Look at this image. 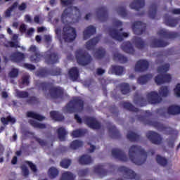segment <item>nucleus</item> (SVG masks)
I'll use <instances>...</instances> for the list:
<instances>
[{
	"mask_svg": "<svg viewBox=\"0 0 180 180\" xmlns=\"http://www.w3.org/2000/svg\"><path fill=\"white\" fill-rule=\"evenodd\" d=\"M30 51H32L33 54L30 56V60L32 63H39L41 61V58H44L45 62L48 65H53V64H57L60 62V57L58 56V53L56 52H51L48 51L42 55L36 46L32 45L30 47Z\"/></svg>",
	"mask_w": 180,
	"mask_h": 180,
	"instance_id": "f257e3e1",
	"label": "nucleus"
},
{
	"mask_svg": "<svg viewBox=\"0 0 180 180\" xmlns=\"http://www.w3.org/2000/svg\"><path fill=\"white\" fill-rule=\"evenodd\" d=\"M38 88L41 89L43 92H47V90L49 89L51 99L64 101V98H65V91H64V89L60 86H54L51 82H40L38 84Z\"/></svg>",
	"mask_w": 180,
	"mask_h": 180,
	"instance_id": "f03ea898",
	"label": "nucleus"
},
{
	"mask_svg": "<svg viewBox=\"0 0 180 180\" xmlns=\"http://www.w3.org/2000/svg\"><path fill=\"white\" fill-rule=\"evenodd\" d=\"M129 160L136 165H143L147 161V152L138 145H133L129 149Z\"/></svg>",
	"mask_w": 180,
	"mask_h": 180,
	"instance_id": "7ed1b4c3",
	"label": "nucleus"
},
{
	"mask_svg": "<svg viewBox=\"0 0 180 180\" xmlns=\"http://www.w3.org/2000/svg\"><path fill=\"white\" fill-rule=\"evenodd\" d=\"M153 116V113L147 110L145 112V115H139L137 117V120L139 122H142L144 124H148L149 126H153L155 129H157L159 131H169V134H172L174 133V130L172 129L169 127H166L163 124L158 122L157 121L153 122L149 120H147Z\"/></svg>",
	"mask_w": 180,
	"mask_h": 180,
	"instance_id": "20e7f679",
	"label": "nucleus"
},
{
	"mask_svg": "<svg viewBox=\"0 0 180 180\" xmlns=\"http://www.w3.org/2000/svg\"><path fill=\"white\" fill-rule=\"evenodd\" d=\"M84 102L79 96H75L70 100L64 109L66 113H81L84 110Z\"/></svg>",
	"mask_w": 180,
	"mask_h": 180,
	"instance_id": "39448f33",
	"label": "nucleus"
},
{
	"mask_svg": "<svg viewBox=\"0 0 180 180\" xmlns=\"http://www.w3.org/2000/svg\"><path fill=\"white\" fill-rule=\"evenodd\" d=\"M169 71V63H166L158 68V72L160 74L155 77V82L157 85H162L167 82H171V75L165 74Z\"/></svg>",
	"mask_w": 180,
	"mask_h": 180,
	"instance_id": "423d86ee",
	"label": "nucleus"
},
{
	"mask_svg": "<svg viewBox=\"0 0 180 180\" xmlns=\"http://www.w3.org/2000/svg\"><path fill=\"white\" fill-rule=\"evenodd\" d=\"M75 57L79 65H88L92 61L91 55L88 52H84L82 49H78L75 51Z\"/></svg>",
	"mask_w": 180,
	"mask_h": 180,
	"instance_id": "0eeeda50",
	"label": "nucleus"
},
{
	"mask_svg": "<svg viewBox=\"0 0 180 180\" xmlns=\"http://www.w3.org/2000/svg\"><path fill=\"white\" fill-rule=\"evenodd\" d=\"M62 39H63L66 43L74 41L75 39H77V31L75 28L70 25L65 26L63 29Z\"/></svg>",
	"mask_w": 180,
	"mask_h": 180,
	"instance_id": "6e6552de",
	"label": "nucleus"
},
{
	"mask_svg": "<svg viewBox=\"0 0 180 180\" xmlns=\"http://www.w3.org/2000/svg\"><path fill=\"white\" fill-rule=\"evenodd\" d=\"M123 32V28H120L119 30L116 28H109L108 32L114 40H117V41H123V37H129V34L127 32Z\"/></svg>",
	"mask_w": 180,
	"mask_h": 180,
	"instance_id": "1a4fd4ad",
	"label": "nucleus"
},
{
	"mask_svg": "<svg viewBox=\"0 0 180 180\" xmlns=\"http://www.w3.org/2000/svg\"><path fill=\"white\" fill-rule=\"evenodd\" d=\"M74 13L76 16H81V11H79V8H78L77 6H70L68 7V8H65L61 15L62 23H64L65 19H67L68 16L71 17V14Z\"/></svg>",
	"mask_w": 180,
	"mask_h": 180,
	"instance_id": "9d476101",
	"label": "nucleus"
},
{
	"mask_svg": "<svg viewBox=\"0 0 180 180\" xmlns=\"http://www.w3.org/2000/svg\"><path fill=\"white\" fill-rule=\"evenodd\" d=\"M146 137L152 144L160 146L162 143V136L154 131H148L146 133Z\"/></svg>",
	"mask_w": 180,
	"mask_h": 180,
	"instance_id": "9b49d317",
	"label": "nucleus"
},
{
	"mask_svg": "<svg viewBox=\"0 0 180 180\" xmlns=\"http://www.w3.org/2000/svg\"><path fill=\"white\" fill-rule=\"evenodd\" d=\"M96 13L97 19H98L100 22H106L108 19H109V13L108 11V8L105 6L96 8Z\"/></svg>",
	"mask_w": 180,
	"mask_h": 180,
	"instance_id": "f8f14e48",
	"label": "nucleus"
},
{
	"mask_svg": "<svg viewBox=\"0 0 180 180\" xmlns=\"http://www.w3.org/2000/svg\"><path fill=\"white\" fill-rule=\"evenodd\" d=\"M146 30L147 25L141 21H136L132 25V30L134 34H137L138 36L143 34V33H146Z\"/></svg>",
	"mask_w": 180,
	"mask_h": 180,
	"instance_id": "ddd939ff",
	"label": "nucleus"
},
{
	"mask_svg": "<svg viewBox=\"0 0 180 180\" xmlns=\"http://www.w3.org/2000/svg\"><path fill=\"white\" fill-rule=\"evenodd\" d=\"M119 172H122L125 176L127 179H139V175L134 171L124 167L120 166L118 167Z\"/></svg>",
	"mask_w": 180,
	"mask_h": 180,
	"instance_id": "4468645a",
	"label": "nucleus"
},
{
	"mask_svg": "<svg viewBox=\"0 0 180 180\" xmlns=\"http://www.w3.org/2000/svg\"><path fill=\"white\" fill-rule=\"evenodd\" d=\"M84 121L90 129H93L94 130H100L101 127H102L100 122L94 117H86Z\"/></svg>",
	"mask_w": 180,
	"mask_h": 180,
	"instance_id": "2eb2a0df",
	"label": "nucleus"
},
{
	"mask_svg": "<svg viewBox=\"0 0 180 180\" xmlns=\"http://www.w3.org/2000/svg\"><path fill=\"white\" fill-rule=\"evenodd\" d=\"M146 98L148 102L151 105H156V103H160L161 101H162V98L158 95L157 91H150V93H148Z\"/></svg>",
	"mask_w": 180,
	"mask_h": 180,
	"instance_id": "dca6fc26",
	"label": "nucleus"
},
{
	"mask_svg": "<svg viewBox=\"0 0 180 180\" xmlns=\"http://www.w3.org/2000/svg\"><path fill=\"white\" fill-rule=\"evenodd\" d=\"M150 67V63L144 59L139 60L136 62L135 65V71L136 72H144L147 71Z\"/></svg>",
	"mask_w": 180,
	"mask_h": 180,
	"instance_id": "f3484780",
	"label": "nucleus"
},
{
	"mask_svg": "<svg viewBox=\"0 0 180 180\" xmlns=\"http://www.w3.org/2000/svg\"><path fill=\"white\" fill-rule=\"evenodd\" d=\"M112 155L116 160H119L120 161H123L124 162H127L129 160L124 152L120 149L114 148L112 150Z\"/></svg>",
	"mask_w": 180,
	"mask_h": 180,
	"instance_id": "a211bd4d",
	"label": "nucleus"
},
{
	"mask_svg": "<svg viewBox=\"0 0 180 180\" xmlns=\"http://www.w3.org/2000/svg\"><path fill=\"white\" fill-rule=\"evenodd\" d=\"M129 6L131 9H135L136 12H139L140 9H143L146 6V1L144 0H134L130 4Z\"/></svg>",
	"mask_w": 180,
	"mask_h": 180,
	"instance_id": "6ab92c4d",
	"label": "nucleus"
},
{
	"mask_svg": "<svg viewBox=\"0 0 180 180\" xmlns=\"http://www.w3.org/2000/svg\"><path fill=\"white\" fill-rule=\"evenodd\" d=\"M25 53L22 52H13L11 56H10V59L13 63H22V61L25 60Z\"/></svg>",
	"mask_w": 180,
	"mask_h": 180,
	"instance_id": "aec40b11",
	"label": "nucleus"
},
{
	"mask_svg": "<svg viewBox=\"0 0 180 180\" xmlns=\"http://www.w3.org/2000/svg\"><path fill=\"white\" fill-rule=\"evenodd\" d=\"M96 33V28L94 25L87 27L83 32L84 40H88L91 36H94Z\"/></svg>",
	"mask_w": 180,
	"mask_h": 180,
	"instance_id": "412c9836",
	"label": "nucleus"
},
{
	"mask_svg": "<svg viewBox=\"0 0 180 180\" xmlns=\"http://www.w3.org/2000/svg\"><path fill=\"white\" fill-rule=\"evenodd\" d=\"M78 162L80 165H89L94 162L92 157L87 154L82 155L78 159Z\"/></svg>",
	"mask_w": 180,
	"mask_h": 180,
	"instance_id": "4be33fe9",
	"label": "nucleus"
},
{
	"mask_svg": "<svg viewBox=\"0 0 180 180\" xmlns=\"http://www.w3.org/2000/svg\"><path fill=\"white\" fill-rule=\"evenodd\" d=\"M121 49L124 53H127L128 54H134L136 51L130 41L123 42L121 45Z\"/></svg>",
	"mask_w": 180,
	"mask_h": 180,
	"instance_id": "5701e85b",
	"label": "nucleus"
},
{
	"mask_svg": "<svg viewBox=\"0 0 180 180\" xmlns=\"http://www.w3.org/2000/svg\"><path fill=\"white\" fill-rule=\"evenodd\" d=\"M168 44H169V43L162 39H154L150 43V47H152V49H157L158 47H167Z\"/></svg>",
	"mask_w": 180,
	"mask_h": 180,
	"instance_id": "b1692460",
	"label": "nucleus"
},
{
	"mask_svg": "<svg viewBox=\"0 0 180 180\" xmlns=\"http://www.w3.org/2000/svg\"><path fill=\"white\" fill-rule=\"evenodd\" d=\"M108 133L111 139H120L122 137L120 131H119V129L115 125H111L108 127Z\"/></svg>",
	"mask_w": 180,
	"mask_h": 180,
	"instance_id": "393cba45",
	"label": "nucleus"
},
{
	"mask_svg": "<svg viewBox=\"0 0 180 180\" xmlns=\"http://www.w3.org/2000/svg\"><path fill=\"white\" fill-rule=\"evenodd\" d=\"M158 34L165 39H176V37L178 36L177 32H169L164 30H160Z\"/></svg>",
	"mask_w": 180,
	"mask_h": 180,
	"instance_id": "a878e982",
	"label": "nucleus"
},
{
	"mask_svg": "<svg viewBox=\"0 0 180 180\" xmlns=\"http://www.w3.org/2000/svg\"><path fill=\"white\" fill-rule=\"evenodd\" d=\"M100 40L101 38L99 37H96L91 39H89L86 43V49H87V50H94V49H95V46L99 43Z\"/></svg>",
	"mask_w": 180,
	"mask_h": 180,
	"instance_id": "bb28decb",
	"label": "nucleus"
},
{
	"mask_svg": "<svg viewBox=\"0 0 180 180\" xmlns=\"http://www.w3.org/2000/svg\"><path fill=\"white\" fill-rule=\"evenodd\" d=\"M69 77L72 81H77L79 78V70L78 68H71L68 71Z\"/></svg>",
	"mask_w": 180,
	"mask_h": 180,
	"instance_id": "cd10ccee",
	"label": "nucleus"
},
{
	"mask_svg": "<svg viewBox=\"0 0 180 180\" xmlns=\"http://www.w3.org/2000/svg\"><path fill=\"white\" fill-rule=\"evenodd\" d=\"M124 71V68L117 65H112L108 71V74H115V75H122Z\"/></svg>",
	"mask_w": 180,
	"mask_h": 180,
	"instance_id": "c85d7f7f",
	"label": "nucleus"
},
{
	"mask_svg": "<svg viewBox=\"0 0 180 180\" xmlns=\"http://www.w3.org/2000/svg\"><path fill=\"white\" fill-rule=\"evenodd\" d=\"M132 41L135 44L136 48L139 50H143L146 47V42L139 37H134Z\"/></svg>",
	"mask_w": 180,
	"mask_h": 180,
	"instance_id": "c756f323",
	"label": "nucleus"
},
{
	"mask_svg": "<svg viewBox=\"0 0 180 180\" xmlns=\"http://www.w3.org/2000/svg\"><path fill=\"white\" fill-rule=\"evenodd\" d=\"M30 84V75H23L20 82H19V86L20 88H25V86H29Z\"/></svg>",
	"mask_w": 180,
	"mask_h": 180,
	"instance_id": "7c9ffc66",
	"label": "nucleus"
},
{
	"mask_svg": "<svg viewBox=\"0 0 180 180\" xmlns=\"http://www.w3.org/2000/svg\"><path fill=\"white\" fill-rule=\"evenodd\" d=\"M0 120L4 126H8L9 123H11V124H15V123H16V119L11 115L7 116L6 117H2L0 118Z\"/></svg>",
	"mask_w": 180,
	"mask_h": 180,
	"instance_id": "2f4dec72",
	"label": "nucleus"
},
{
	"mask_svg": "<svg viewBox=\"0 0 180 180\" xmlns=\"http://www.w3.org/2000/svg\"><path fill=\"white\" fill-rule=\"evenodd\" d=\"M168 115H172L173 116H176V115H179L180 113V106L172 105L167 108Z\"/></svg>",
	"mask_w": 180,
	"mask_h": 180,
	"instance_id": "473e14b6",
	"label": "nucleus"
},
{
	"mask_svg": "<svg viewBox=\"0 0 180 180\" xmlns=\"http://www.w3.org/2000/svg\"><path fill=\"white\" fill-rule=\"evenodd\" d=\"M105 56H106V50L102 47L97 49L94 53L96 60H102V58H105Z\"/></svg>",
	"mask_w": 180,
	"mask_h": 180,
	"instance_id": "72a5a7b5",
	"label": "nucleus"
},
{
	"mask_svg": "<svg viewBox=\"0 0 180 180\" xmlns=\"http://www.w3.org/2000/svg\"><path fill=\"white\" fill-rule=\"evenodd\" d=\"M37 77L39 78H46V77H49L50 75V70L47 68H42L36 72Z\"/></svg>",
	"mask_w": 180,
	"mask_h": 180,
	"instance_id": "f704fd0d",
	"label": "nucleus"
},
{
	"mask_svg": "<svg viewBox=\"0 0 180 180\" xmlns=\"http://www.w3.org/2000/svg\"><path fill=\"white\" fill-rule=\"evenodd\" d=\"M94 172L98 174L100 176H106L108 175V171L103 169V165H98L94 167Z\"/></svg>",
	"mask_w": 180,
	"mask_h": 180,
	"instance_id": "c9c22d12",
	"label": "nucleus"
},
{
	"mask_svg": "<svg viewBox=\"0 0 180 180\" xmlns=\"http://www.w3.org/2000/svg\"><path fill=\"white\" fill-rule=\"evenodd\" d=\"M50 116L53 120H56V122H62V120H64V116L58 111H51Z\"/></svg>",
	"mask_w": 180,
	"mask_h": 180,
	"instance_id": "e433bc0d",
	"label": "nucleus"
},
{
	"mask_svg": "<svg viewBox=\"0 0 180 180\" xmlns=\"http://www.w3.org/2000/svg\"><path fill=\"white\" fill-rule=\"evenodd\" d=\"M119 87L122 95L130 94V84L129 83H121Z\"/></svg>",
	"mask_w": 180,
	"mask_h": 180,
	"instance_id": "4c0bfd02",
	"label": "nucleus"
},
{
	"mask_svg": "<svg viewBox=\"0 0 180 180\" xmlns=\"http://www.w3.org/2000/svg\"><path fill=\"white\" fill-rule=\"evenodd\" d=\"M134 102L138 106H146L147 105V101L141 96H135Z\"/></svg>",
	"mask_w": 180,
	"mask_h": 180,
	"instance_id": "58836bf2",
	"label": "nucleus"
},
{
	"mask_svg": "<svg viewBox=\"0 0 180 180\" xmlns=\"http://www.w3.org/2000/svg\"><path fill=\"white\" fill-rule=\"evenodd\" d=\"M27 117H32V119H35L36 120H39V122H42V120H44V119H46L45 117H43V115H40L39 114L32 111H28L27 112Z\"/></svg>",
	"mask_w": 180,
	"mask_h": 180,
	"instance_id": "ea45409f",
	"label": "nucleus"
},
{
	"mask_svg": "<svg viewBox=\"0 0 180 180\" xmlns=\"http://www.w3.org/2000/svg\"><path fill=\"white\" fill-rule=\"evenodd\" d=\"M58 137L60 141H65V136H67V131L65 128L60 127L57 129Z\"/></svg>",
	"mask_w": 180,
	"mask_h": 180,
	"instance_id": "a19ab883",
	"label": "nucleus"
},
{
	"mask_svg": "<svg viewBox=\"0 0 180 180\" xmlns=\"http://www.w3.org/2000/svg\"><path fill=\"white\" fill-rule=\"evenodd\" d=\"M113 60L115 61L117 60L122 64H124V63H127V57L120 54L119 53H115L113 55Z\"/></svg>",
	"mask_w": 180,
	"mask_h": 180,
	"instance_id": "79ce46f5",
	"label": "nucleus"
},
{
	"mask_svg": "<svg viewBox=\"0 0 180 180\" xmlns=\"http://www.w3.org/2000/svg\"><path fill=\"white\" fill-rule=\"evenodd\" d=\"M158 7L157 4H153L150 6V10L148 13V16L150 19H155V16L157 15Z\"/></svg>",
	"mask_w": 180,
	"mask_h": 180,
	"instance_id": "37998d69",
	"label": "nucleus"
},
{
	"mask_svg": "<svg viewBox=\"0 0 180 180\" xmlns=\"http://www.w3.org/2000/svg\"><path fill=\"white\" fill-rule=\"evenodd\" d=\"M127 139H128V140L132 143H136V141H139L140 140V135L135 132L131 131L127 134Z\"/></svg>",
	"mask_w": 180,
	"mask_h": 180,
	"instance_id": "c03bdc74",
	"label": "nucleus"
},
{
	"mask_svg": "<svg viewBox=\"0 0 180 180\" xmlns=\"http://www.w3.org/2000/svg\"><path fill=\"white\" fill-rule=\"evenodd\" d=\"M165 22L167 26H169L170 27H175V26L178 25V20H176V18L168 17L167 18H165Z\"/></svg>",
	"mask_w": 180,
	"mask_h": 180,
	"instance_id": "a18cd8bd",
	"label": "nucleus"
},
{
	"mask_svg": "<svg viewBox=\"0 0 180 180\" xmlns=\"http://www.w3.org/2000/svg\"><path fill=\"white\" fill-rule=\"evenodd\" d=\"M29 123H30V124H31V126H32V127H34V129H46L47 127L46 124L40 123V122H38L33 120H30L29 121Z\"/></svg>",
	"mask_w": 180,
	"mask_h": 180,
	"instance_id": "49530a36",
	"label": "nucleus"
},
{
	"mask_svg": "<svg viewBox=\"0 0 180 180\" xmlns=\"http://www.w3.org/2000/svg\"><path fill=\"white\" fill-rule=\"evenodd\" d=\"M150 78H153V75H145L138 78V82L139 84H141V85H144V84H147V82L150 81Z\"/></svg>",
	"mask_w": 180,
	"mask_h": 180,
	"instance_id": "de8ad7c7",
	"label": "nucleus"
},
{
	"mask_svg": "<svg viewBox=\"0 0 180 180\" xmlns=\"http://www.w3.org/2000/svg\"><path fill=\"white\" fill-rule=\"evenodd\" d=\"M26 103L28 105H39V103H40V98H37L35 96H32L27 97V99L26 100Z\"/></svg>",
	"mask_w": 180,
	"mask_h": 180,
	"instance_id": "09e8293b",
	"label": "nucleus"
},
{
	"mask_svg": "<svg viewBox=\"0 0 180 180\" xmlns=\"http://www.w3.org/2000/svg\"><path fill=\"white\" fill-rule=\"evenodd\" d=\"M122 105L124 109H126L127 110H129V112H139V108L134 107L133 104L129 102L122 103Z\"/></svg>",
	"mask_w": 180,
	"mask_h": 180,
	"instance_id": "8fccbe9b",
	"label": "nucleus"
},
{
	"mask_svg": "<svg viewBox=\"0 0 180 180\" xmlns=\"http://www.w3.org/2000/svg\"><path fill=\"white\" fill-rule=\"evenodd\" d=\"M83 146L84 142H82V141L75 140L70 143V148H72V150H77V148H79Z\"/></svg>",
	"mask_w": 180,
	"mask_h": 180,
	"instance_id": "3c124183",
	"label": "nucleus"
},
{
	"mask_svg": "<svg viewBox=\"0 0 180 180\" xmlns=\"http://www.w3.org/2000/svg\"><path fill=\"white\" fill-rule=\"evenodd\" d=\"M19 5V3L18 1H15L13 5H11L6 11L5 15L7 18H10L12 12L14 9H16L18 8V6Z\"/></svg>",
	"mask_w": 180,
	"mask_h": 180,
	"instance_id": "603ef678",
	"label": "nucleus"
},
{
	"mask_svg": "<svg viewBox=\"0 0 180 180\" xmlns=\"http://www.w3.org/2000/svg\"><path fill=\"white\" fill-rule=\"evenodd\" d=\"M75 179V176L70 172H64L60 180H74Z\"/></svg>",
	"mask_w": 180,
	"mask_h": 180,
	"instance_id": "864d4df0",
	"label": "nucleus"
},
{
	"mask_svg": "<svg viewBox=\"0 0 180 180\" xmlns=\"http://www.w3.org/2000/svg\"><path fill=\"white\" fill-rule=\"evenodd\" d=\"M86 133V131L85 130L76 129L72 131L71 135L75 139L77 137H83V136H85Z\"/></svg>",
	"mask_w": 180,
	"mask_h": 180,
	"instance_id": "5fc2aeb1",
	"label": "nucleus"
},
{
	"mask_svg": "<svg viewBox=\"0 0 180 180\" xmlns=\"http://www.w3.org/2000/svg\"><path fill=\"white\" fill-rule=\"evenodd\" d=\"M48 174H49V177L51 179H53L57 178V176H58L59 172H58V169H56V167H51L49 169Z\"/></svg>",
	"mask_w": 180,
	"mask_h": 180,
	"instance_id": "6e6d98bb",
	"label": "nucleus"
},
{
	"mask_svg": "<svg viewBox=\"0 0 180 180\" xmlns=\"http://www.w3.org/2000/svg\"><path fill=\"white\" fill-rule=\"evenodd\" d=\"M169 94V90L168 89V86H162L159 90V95L160 96H162V98H166V96H168V94Z\"/></svg>",
	"mask_w": 180,
	"mask_h": 180,
	"instance_id": "4d7b16f0",
	"label": "nucleus"
},
{
	"mask_svg": "<svg viewBox=\"0 0 180 180\" xmlns=\"http://www.w3.org/2000/svg\"><path fill=\"white\" fill-rule=\"evenodd\" d=\"M156 161L159 165H162V167H165L167 164H168V160L165 158H162L161 155H158L156 156Z\"/></svg>",
	"mask_w": 180,
	"mask_h": 180,
	"instance_id": "13d9d810",
	"label": "nucleus"
},
{
	"mask_svg": "<svg viewBox=\"0 0 180 180\" xmlns=\"http://www.w3.org/2000/svg\"><path fill=\"white\" fill-rule=\"evenodd\" d=\"M63 74V70L60 68H55L53 69L49 70V75L53 77H57Z\"/></svg>",
	"mask_w": 180,
	"mask_h": 180,
	"instance_id": "bf43d9fd",
	"label": "nucleus"
},
{
	"mask_svg": "<svg viewBox=\"0 0 180 180\" xmlns=\"http://www.w3.org/2000/svg\"><path fill=\"white\" fill-rule=\"evenodd\" d=\"M117 12L118 15L122 18H126V16H127V11H126V7L124 6H119L117 8Z\"/></svg>",
	"mask_w": 180,
	"mask_h": 180,
	"instance_id": "052dcab7",
	"label": "nucleus"
},
{
	"mask_svg": "<svg viewBox=\"0 0 180 180\" xmlns=\"http://www.w3.org/2000/svg\"><path fill=\"white\" fill-rule=\"evenodd\" d=\"M15 94H16L17 98H20L22 99L29 98V92L27 91L17 90Z\"/></svg>",
	"mask_w": 180,
	"mask_h": 180,
	"instance_id": "680f3d73",
	"label": "nucleus"
},
{
	"mask_svg": "<svg viewBox=\"0 0 180 180\" xmlns=\"http://www.w3.org/2000/svg\"><path fill=\"white\" fill-rule=\"evenodd\" d=\"M8 75L10 78H17L19 75V69L15 68H12Z\"/></svg>",
	"mask_w": 180,
	"mask_h": 180,
	"instance_id": "e2e57ef3",
	"label": "nucleus"
},
{
	"mask_svg": "<svg viewBox=\"0 0 180 180\" xmlns=\"http://www.w3.org/2000/svg\"><path fill=\"white\" fill-rule=\"evenodd\" d=\"M60 167H62V168H68V167H70V165H71V160L70 159H63L62 160V161L60 163Z\"/></svg>",
	"mask_w": 180,
	"mask_h": 180,
	"instance_id": "0e129e2a",
	"label": "nucleus"
},
{
	"mask_svg": "<svg viewBox=\"0 0 180 180\" xmlns=\"http://www.w3.org/2000/svg\"><path fill=\"white\" fill-rule=\"evenodd\" d=\"M62 6H70L74 4V0H60Z\"/></svg>",
	"mask_w": 180,
	"mask_h": 180,
	"instance_id": "69168bd1",
	"label": "nucleus"
},
{
	"mask_svg": "<svg viewBox=\"0 0 180 180\" xmlns=\"http://www.w3.org/2000/svg\"><path fill=\"white\" fill-rule=\"evenodd\" d=\"M88 172H89L88 169H83L79 171L78 175L79 176H86V175H88Z\"/></svg>",
	"mask_w": 180,
	"mask_h": 180,
	"instance_id": "338daca9",
	"label": "nucleus"
},
{
	"mask_svg": "<svg viewBox=\"0 0 180 180\" xmlns=\"http://www.w3.org/2000/svg\"><path fill=\"white\" fill-rule=\"evenodd\" d=\"M174 94L177 98H180V84H177L176 88L174 89Z\"/></svg>",
	"mask_w": 180,
	"mask_h": 180,
	"instance_id": "774afa93",
	"label": "nucleus"
}]
</instances>
